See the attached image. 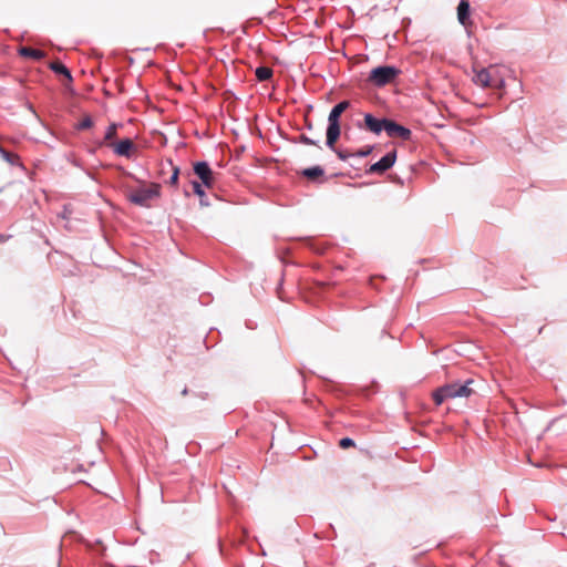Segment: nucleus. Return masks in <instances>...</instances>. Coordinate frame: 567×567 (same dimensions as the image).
I'll list each match as a JSON object with an SVG mask.
<instances>
[{
    "label": "nucleus",
    "mask_w": 567,
    "mask_h": 567,
    "mask_svg": "<svg viewBox=\"0 0 567 567\" xmlns=\"http://www.w3.org/2000/svg\"><path fill=\"white\" fill-rule=\"evenodd\" d=\"M127 199L141 207H151L152 202L159 197L161 185L157 183L140 182L137 187H125Z\"/></svg>",
    "instance_id": "nucleus-1"
},
{
    "label": "nucleus",
    "mask_w": 567,
    "mask_h": 567,
    "mask_svg": "<svg viewBox=\"0 0 567 567\" xmlns=\"http://www.w3.org/2000/svg\"><path fill=\"white\" fill-rule=\"evenodd\" d=\"M472 380L465 383H450L445 384L433 392V400L436 405L442 404L446 399L467 398L472 394L473 390L470 388Z\"/></svg>",
    "instance_id": "nucleus-2"
},
{
    "label": "nucleus",
    "mask_w": 567,
    "mask_h": 567,
    "mask_svg": "<svg viewBox=\"0 0 567 567\" xmlns=\"http://www.w3.org/2000/svg\"><path fill=\"white\" fill-rule=\"evenodd\" d=\"M350 106L349 101H342L336 104L330 114L328 116V127H327V140L326 144L330 148H334V144L340 136V116L341 114Z\"/></svg>",
    "instance_id": "nucleus-3"
},
{
    "label": "nucleus",
    "mask_w": 567,
    "mask_h": 567,
    "mask_svg": "<svg viewBox=\"0 0 567 567\" xmlns=\"http://www.w3.org/2000/svg\"><path fill=\"white\" fill-rule=\"evenodd\" d=\"M473 82L482 87L502 89L505 85L504 78L496 66L474 71Z\"/></svg>",
    "instance_id": "nucleus-4"
},
{
    "label": "nucleus",
    "mask_w": 567,
    "mask_h": 567,
    "mask_svg": "<svg viewBox=\"0 0 567 567\" xmlns=\"http://www.w3.org/2000/svg\"><path fill=\"white\" fill-rule=\"evenodd\" d=\"M400 74V70L392 65H381L371 70L369 74V82L375 86H384L392 83Z\"/></svg>",
    "instance_id": "nucleus-5"
},
{
    "label": "nucleus",
    "mask_w": 567,
    "mask_h": 567,
    "mask_svg": "<svg viewBox=\"0 0 567 567\" xmlns=\"http://www.w3.org/2000/svg\"><path fill=\"white\" fill-rule=\"evenodd\" d=\"M194 173L202 181V185L212 188L215 183V174L206 162H197L194 164Z\"/></svg>",
    "instance_id": "nucleus-6"
},
{
    "label": "nucleus",
    "mask_w": 567,
    "mask_h": 567,
    "mask_svg": "<svg viewBox=\"0 0 567 567\" xmlns=\"http://www.w3.org/2000/svg\"><path fill=\"white\" fill-rule=\"evenodd\" d=\"M396 159V152H389L385 154L380 161L372 164L370 168L368 169V173H377V174H383L388 169H390Z\"/></svg>",
    "instance_id": "nucleus-7"
},
{
    "label": "nucleus",
    "mask_w": 567,
    "mask_h": 567,
    "mask_svg": "<svg viewBox=\"0 0 567 567\" xmlns=\"http://www.w3.org/2000/svg\"><path fill=\"white\" fill-rule=\"evenodd\" d=\"M385 133L389 137H400L403 141L410 140L412 135L410 128L402 126L392 120L388 121Z\"/></svg>",
    "instance_id": "nucleus-8"
},
{
    "label": "nucleus",
    "mask_w": 567,
    "mask_h": 567,
    "mask_svg": "<svg viewBox=\"0 0 567 567\" xmlns=\"http://www.w3.org/2000/svg\"><path fill=\"white\" fill-rule=\"evenodd\" d=\"M388 121L389 118H377L370 113L364 115L365 128L377 135H379L382 131L385 132Z\"/></svg>",
    "instance_id": "nucleus-9"
},
{
    "label": "nucleus",
    "mask_w": 567,
    "mask_h": 567,
    "mask_svg": "<svg viewBox=\"0 0 567 567\" xmlns=\"http://www.w3.org/2000/svg\"><path fill=\"white\" fill-rule=\"evenodd\" d=\"M470 12L471 8L468 0H461L457 6V20L464 27H467L471 22Z\"/></svg>",
    "instance_id": "nucleus-10"
},
{
    "label": "nucleus",
    "mask_w": 567,
    "mask_h": 567,
    "mask_svg": "<svg viewBox=\"0 0 567 567\" xmlns=\"http://www.w3.org/2000/svg\"><path fill=\"white\" fill-rule=\"evenodd\" d=\"M134 148V143L130 138H124L113 145L114 153L118 156L131 157V151Z\"/></svg>",
    "instance_id": "nucleus-11"
},
{
    "label": "nucleus",
    "mask_w": 567,
    "mask_h": 567,
    "mask_svg": "<svg viewBox=\"0 0 567 567\" xmlns=\"http://www.w3.org/2000/svg\"><path fill=\"white\" fill-rule=\"evenodd\" d=\"M324 174V171L321 166H312V167H308V168H305L302 169L301 172V175L306 178H308L309 181H312V182H319V178L322 177Z\"/></svg>",
    "instance_id": "nucleus-12"
},
{
    "label": "nucleus",
    "mask_w": 567,
    "mask_h": 567,
    "mask_svg": "<svg viewBox=\"0 0 567 567\" xmlns=\"http://www.w3.org/2000/svg\"><path fill=\"white\" fill-rule=\"evenodd\" d=\"M19 54L23 58H30L33 60H41L44 56V53L42 51L30 48V47L20 48Z\"/></svg>",
    "instance_id": "nucleus-13"
},
{
    "label": "nucleus",
    "mask_w": 567,
    "mask_h": 567,
    "mask_svg": "<svg viewBox=\"0 0 567 567\" xmlns=\"http://www.w3.org/2000/svg\"><path fill=\"white\" fill-rule=\"evenodd\" d=\"M50 68L54 73L64 75L69 81L72 80L71 72L61 62H53L51 63Z\"/></svg>",
    "instance_id": "nucleus-14"
},
{
    "label": "nucleus",
    "mask_w": 567,
    "mask_h": 567,
    "mask_svg": "<svg viewBox=\"0 0 567 567\" xmlns=\"http://www.w3.org/2000/svg\"><path fill=\"white\" fill-rule=\"evenodd\" d=\"M193 185V190L194 193L199 197V202H200V205L203 206H208V202L206 199V195H205V192H204V188H203V185L199 184L198 182L194 181L192 183Z\"/></svg>",
    "instance_id": "nucleus-15"
},
{
    "label": "nucleus",
    "mask_w": 567,
    "mask_h": 567,
    "mask_svg": "<svg viewBox=\"0 0 567 567\" xmlns=\"http://www.w3.org/2000/svg\"><path fill=\"white\" fill-rule=\"evenodd\" d=\"M255 73L259 81H267L272 76V70L267 66L257 68Z\"/></svg>",
    "instance_id": "nucleus-16"
},
{
    "label": "nucleus",
    "mask_w": 567,
    "mask_h": 567,
    "mask_svg": "<svg viewBox=\"0 0 567 567\" xmlns=\"http://www.w3.org/2000/svg\"><path fill=\"white\" fill-rule=\"evenodd\" d=\"M0 153L2 155V158L12 165L16 164L19 159V157L16 154H12L1 147H0Z\"/></svg>",
    "instance_id": "nucleus-17"
},
{
    "label": "nucleus",
    "mask_w": 567,
    "mask_h": 567,
    "mask_svg": "<svg viewBox=\"0 0 567 567\" xmlns=\"http://www.w3.org/2000/svg\"><path fill=\"white\" fill-rule=\"evenodd\" d=\"M116 130H117V125H116V124H111V125L107 127L106 132H105V136H104V138H105L106 141H111V140H113V138L116 136Z\"/></svg>",
    "instance_id": "nucleus-18"
},
{
    "label": "nucleus",
    "mask_w": 567,
    "mask_h": 567,
    "mask_svg": "<svg viewBox=\"0 0 567 567\" xmlns=\"http://www.w3.org/2000/svg\"><path fill=\"white\" fill-rule=\"evenodd\" d=\"M93 125V121L90 116H85L79 124H78V128L79 130H87V128H91Z\"/></svg>",
    "instance_id": "nucleus-19"
},
{
    "label": "nucleus",
    "mask_w": 567,
    "mask_h": 567,
    "mask_svg": "<svg viewBox=\"0 0 567 567\" xmlns=\"http://www.w3.org/2000/svg\"><path fill=\"white\" fill-rule=\"evenodd\" d=\"M339 446L341 449H348L350 446H354V441L352 439H350V437H343V439L340 440Z\"/></svg>",
    "instance_id": "nucleus-20"
},
{
    "label": "nucleus",
    "mask_w": 567,
    "mask_h": 567,
    "mask_svg": "<svg viewBox=\"0 0 567 567\" xmlns=\"http://www.w3.org/2000/svg\"><path fill=\"white\" fill-rule=\"evenodd\" d=\"M179 168L177 166H173V174L169 178L171 185H177L178 183Z\"/></svg>",
    "instance_id": "nucleus-21"
},
{
    "label": "nucleus",
    "mask_w": 567,
    "mask_h": 567,
    "mask_svg": "<svg viewBox=\"0 0 567 567\" xmlns=\"http://www.w3.org/2000/svg\"><path fill=\"white\" fill-rule=\"evenodd\" d=\"M372 150H373L372 146H367L362 150H359L357 153H354V155L359 156V157H365L371 154Z\"/></svg>",
    "instance_id": "nucleus-22"
},
{
    "label": "nucleus",
    "mask_w": 567,
    "mask_h": 567,
    "mask_svg": "<svg viewBox=\"0 0 567 567\" xmlns=\"http://www.w3.org/2000/svg\"><path fill=\"white\" fill-rule=\"evenodd\" d=\"M300 142L306 144V145H318V142L311 140L310 137H308L307 135L302 134L300 136Z\"/></svg>",
    "instance_id": "nucleus-23"
},
{
    "label": "nucleus",
    "mask_w": 567,
    "mask_h": 567,
    "mask_svg": "<svg viewBox=\"0 0 567 567\" xmlns=\"http://www.w3.org/2000/svg\"><path fill=\"white\" fill-rule=\"evenodd\" d=\"M337 155L341 161L348 159L350 156H353L354 154L349 153L347 151H337Z\"/></svg>",
    "instance_id": "nucleus-24"
},
{
    "label": "nucleus",
    "mask_w": 567,
    "mask_h": 567,
    "mask_svg": "<svg viewBox=\"0 0 567 567\" xmlns=\"http://www.w3.org/2000/svg\"><path fill=\"white\" fill-rule=\"evenodd\" d=\"M183 395H186L187 394V389H184L183 392H182Z\"/></svg>",
    "instance_id": "nucleus-25"
}]
</instances>
